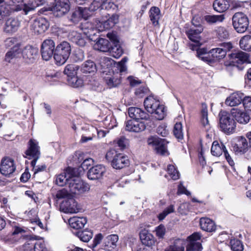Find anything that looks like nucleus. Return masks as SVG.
I'll list each match as a JSON object with an SVG mask.
<instances>
[{
	"label": "nucleus",
	"instance_id": "1",
	"mask_svg": "<svg viewBox=\"0 0 251 251\" xmlns=\"http://www.w3.org/2000/svg\"><path fill=\"white\" fill-rule=\"evenodd\" d=\"M196 50L197 57L209 65L219 62L226 55V50L220 48L213 49L209 51L205 48L196 49Z\"/></svg>",
	"mask_w": 251,
	"mask_h": 251
},
{
	"label": "nucleus",
	"instance_id": "2",
	"mask_svg": "<svg viewBox=\"0 0 251 251\" xmlns=\"http://www.w3.org/2000/svg\"><path fill=\"white\" fill-rule=\"evenodd\" d=\"M231 114L222 110L219 113V126L220 129L226 134H230L235 132L236 124Z\"/></svg>",
	"mask_w": 251,
	"mask_h": 251
},
{
	"label": "nucleus",
	"instance_id": "3",
	"mask_svg": "<svg viewBox=\"0 0 251 251\" xmlns=\"http://www.w3.org/2000/svg\"><path fill=\"white\" fill-rule=\"evenodd\" d=\"M71 52V45L68 42L63 41L59 44L55 49L53 56L56 64H64L69 58Z\"/></svg>",
	"mask_w": 251,
	"mask_h": 251
},
{
	"label": "nucleus",
	"instance_id": "4",
	"mask_svg": "<svg viewBox=\"0 0 251 251\" xmlns=\"http://www.w3.org/2000/svg\"><path fill=\"white\" fill-rule=\"evenodd\" d=\"M192 22L195 25V27L189 29L186 32V34L188 38L195 43V44H192L190 45V49L193 50H196V49H200L199 47L201 44L200 43V34L203 31V27L200 24L195 23L196 20L195 18L192 19Z\"/></svg>",
	"mask_w": 251,
	"mask_h": 251
},
{
	"label": "nucleus",
	"instance_id": "5",
	"mask_svg": "<svg viewBox=\"0 0 251 251\" xmlns=\"http://www.w3.org/2000/svg\"><path fill=\"white\" fill-rule=\"evenodd\" d=\"M229 56L232 61H226L224 63V66L228 71H232L237 68V66L234 64L235 63L242 64L247 62L249 59L248 53L242 51L232 53L229 54Z\"/></svg>",
	"mask_w": 251,
	"mask_h": 251
},
{
	"label": "nucleus",
	"instance_id": "6",
	"mask_svg": "<svg viewBox=\"0 0 251 251\" xmlns=\"http://www.w3.org/2000/svg\"><path fill=\"white\" fill-rule=\"evenodd\" d=\"M232 25L238 33L245 32L248 28L249 20L247 16L242 12L235 13L232 18Z\"/></svg>",
	"mask_w": 251,
	"mask_h": 251
},
{
	"label": "nucleus",
	"instance_id": "7",
	"mask_svg": "<svg viewBox=\"0 0 251 251\" xmlns=\"http://www.w3.org/2000/svg\"><path fill=\"white\" fill-rule=\"evenodd\" d=\"M68 188L70 192L74 194H83L90 189L89 185L79 177L72 176L68 181Z\"/></svg>",
	"mask_w": 251,
	"mask_h": 251
},
{
	"label": "nucleus",
	"instance_id": "8",
	"mask_svg": "<svg viewBox=\"0 0 251 251\" xmlns=\"http://www.w3.org/2000/svg\"><path fill=\"white\" fill-rule=\"evenodd\" d=\"M24 157L29 159H32V164H36L37 160L40 158V147L38 145V142L35 140L30 139L28 142L27 149L25 151Z\"/></svg>",
	"mask_w": 251,
	"mask_h": 251
},
{
	"label": "nucleus",
	"instance_id": "9",
	"mask_svg": "<svg viewBox=\"0 0 251 251\" xmlns=\"http://www.w3.org/2000/svg\"><path fill=\"white\" fill-rule=\"evenodd\" d=\"M201 234L196 232L187 237L188 244L186 246L187 251H201L202 247L201 244Z\"/></svg>",
	"mask_w": 251,
	"mask_h": 251
},
{
	"label": "nucleus",
	"instance_id": "10",
	"mask_svg": "<svg viewBox=\"0 0 251 251\" xmlns=\"http://www.w3.org/2000/svg\"><path fill=\"white\" fill-rule=\"evenodd\" d=\"M148 143L150 145L155 146V149L157 153L161 155L168 154L167 145L168 142L166 139L151 137L148 139Z\"/></svg>",
	"mask_w": 251,
	"mask_h": 251
},
{
	"label": "nucleus",
	"instance_id": "11",
	"mask_svg": "<svg viewBox=\"0 0 251 251\" xmlns=\"http://www.w3.org/2000/svg\"><path fill=\"white\" fill-rule=\"evenodd\" d=\"M54 47L55 43L52 40L48 39L43 41L41 46V52L44 60L48 61L52 57L54 53Z\"/></svg>",
	"mask_w": 251,
	"mask_h": 251
},
{
	"label": "nucleus",
	"instance_id": "12",
	"mask_svg": "<svg viewBox=\"0 0 251 251\" xmlns=\"http://www.w3.org/2000/svg\"><path fill=\"white\" fill-rule=\"evenodd\" d=\"M70 9L69 0H59L51 8L53 15L61 17L66 14Z\"/></svg>",
	"mask_w": 251,
	"mask_h": 251
},
{
	"label": "nucleus",
	"instance_id": "13",
	"mask_svg": "<svg viewBox=\"0 0 251 251\" xmlns=\"http://www.w3.org/2000/svg\"><path fill=\"white\" fill-rule=\"evenodd\" d=\"M60 209L65 213L71 214L78 213L81 210L77 202L72 198L66 199L62 202Z\"/></svg>",
	"mask_w": 251,
	"mask_h": 251
},
{
	"label": "nucleus",
	"instance_id": "14",
	"mask_svg": "<svg viewBox=\"0 0 251 251\" xmlns=\"http://www.w3.org/2000/svg\"><path fill=\"white\" fill-rule=\"evenodd\" d=\"M21 50L23 59L28 63H33L38 56V49L32 46H26Z\"/></svg>",
	"mask_w": 251,
	"mask_h": 251
},
{
	"label": "nucleus",
	"instance_id": "15",
	"mask_svg": "<svg viewBox=\"0 0 251 251\" xmlns=\"http://www.w3.org/2000/svg\"><path fill=\"white\" fill-rule=\"evenodd\" d=\"M107 37L111 40L113 46L111 45L110 49L108 52L111 55L116 58H119L123 54V51L121 47L119 45V42L117 36L112 33H108Z\"/></svg>",
	"mask_w": 251,
	"mask_h": 251
},
{
	"label": "nucleus",
	"instance_id": "16",
	"mask_svg": "<svg viewBox=\"0 0 251 251\" xmlns=\"http://www.w3.org/2000/svg\"><path fill=\"white\" fill-rule=\"evenodd\" d=\"M15 169L16 167L13 159L9 158H5L1 160L0 165V172L2 175L7 176L12 174Z\"/></svg>",
	"mask_w": 251,
	"mask_h": 251
},
{
	"label": "nucleus",
	"instance_id": "17",
	"mask_svg": "<svg viewBox=\"0 0 251 251\" xmlns=\"http://www.w3.org/2000/svg\"><path fill=\"white\" fill-rule=\"evenodd\" d=\"M126 130L130 132H140L144 131L146 128L144 122L138 120H128L125 123Z\"/></svg>",
	"mask_w": 251,
	"mask_h": 251
},
{
	"label": "nucleus",
	"instance_id": "18",
	"mask_svg": "<svg viewBox=\"0 0 251 251\" xmlns=\"http://www.w3.org/2000/svg\"><path fill=\"white\" fill-rule=\"evenodd\" d=\"M106 172L105 167L101 165H96L90 169L87 173L88 178L90 180H98L102 178Z\"/></svg>",
	"mask_w": 251,
	"mask_h": 251
},
{
	"label": "nucleus",
	"instance_id": "19",
	"mask_svg": "<svg viewBox=\"0 0 251 251\" xmlns=\"http://www.w3.org/2000/svg\"><path fill=\"white\" fill-rule=\"evenodd\" d=\"M231 114L234 120L240 124L246 125L250 120V117L247 112L238 108H232L231 110Z\"/></svg>",
	"mask_w": 251,
	"mask_h": 251
},
{
	"label": "nucleus",
	"instance_id": "20",
	"mask_svg": "<svg viewBox=\"0 0 251 251\" xmlns=\"http://www.w3.org/2000/svg\"><path fill=\"white\" fill-rule=\"evenodd\" d=\"M88 16L89 13L86 8L78 7L72 13L69 20L74 24H76L81 19H86Z\"/></svg>",
	"mask_w": 251,
	"mask_h": 251
},
{
	"label": "nucleus",
	"instance_id": "21",
	"mask_svg": "<svg viewBox=\"0 0 251 251\" xmlns=\"http://www.w3.org/2000/svg\"><path fill=\"white\" fill-rule=\"evenodd\" d=\"M31 26L35 32L41 34L47 30L49 24L45 18H39L34 20Z\"/></svg>",
	"mask_w": 251,
	"mask_h": 251
},
{
	"label": "nucleus",
	"instance_id": "22",
	"mask_svg": "<svg viewBox=\"0 0 251 251\" xmlns=\"http://www.w3.org/2000/svg\"><path fill=\"white\" fill-rule=\"evenodd\" d=\"M44 0H29L27 4L18 5L16 8V11L23 10L25 14H27L30 11L34 10L37 7L43 4Z\"/></svg>",
	"mask_w": 251,
	"mask_h": 251
},
{
	"label": "nucleus",
	"instance_id": "23",
	"mask_svg": "<svg viewBox=\"0 0 251 251\" xmlns=\"http://www.w3.org/2000/svg\"><path fill=\"white\" fill-rule=\"evenodd\" d=\"M129 116L135 120H148L149 115L142 109L138 107H131L128 109Z\"/></svg>",
	"mask_w": 251,
	"mask_h": 251
},
{
	"label": "nucleus",
	"instance_id": "24",
	"mask_svg": "<svg viewBox=\"0 0 251 251\" xmlns=\"http://www.w3.org/2000/svg\"><path fill=\"white\" fill-rule=\"evenodd\" d=\"M232 147L236 153L244 154L248 151L249 145L245 137L239 136L237 138L236 142L233 144Z\"/></svg>",
	"mask_w": 251,
	"mask_h": 251
},
{
	"label": "nucleus",
	"instance_id": "25",
	"mask_svg": "<svg viewBox=\"0 0 251 251\" xmlns=\"http://www.w3.org/2000/svg\"><path fill=\"white\" fill-rule=\"evenodd\" d=\"M129 164L127 157L122 153H118L115 158L111 160L112 166L116 169H121Z\"/></svg>",
	"mask_w": 251,
	"mask_h": 251
},
{
	"label": "nucleus",
	"instance_id": "26",
	"mask_svg": "<svg viewBox=\"0 0 251 251\" xmlns=\"http://www.w3.org/2000/svg\"><path fill=\"white\" fill-rule=\"evenodd\" d=\"M200 226L202 230L206 232H212L216 229V225L215 222L207 217H202L200 219Z\"/></svg>",
	"mask_w": 251,
	"mask_h": 251
},
{
	"label": "nucleus",
	"instance_id": "27",
	"mask_svg": "<svg viewBox=\"0 0 251 251\" xmlns=\"http://www.w3.org/2000/svg\"><path fill=\"white\" fill-rule=\"evenodd\" d=\"M68 37L70 41L80 47H84L86 44L87 39L85 35L77 31H73L71 32Z\"/></svg>",
	"mask_w": 251,
	"mask_h": 251
},
{
	"label": "nucleus",
	"instance_id": "28",
	"mask_svg": "<svg viewBox=\"0 0 251 251\" xmlns=\"http://www.w3.org/2000/svg\"><path fill=\"white\" fill-rule=\"evenodd\" d=\"M20 24L21 22L17 18H9L6 21L4 31L8 33L15 32L19 28Z\"/></svg>",
	"mask_w": 251,
	"mask_h": 251
},
{
	"label": "nucleus",
	"instance_id": "29",
	"mask_svg": "<svg viewBox=\"0 0 251 251\" xmlns=\"http://www.w3.org/2000/svg\"><path fill=\"white\" fill-rule=\"evenodd\" d=\"M243 94L240 92L233 93L226 100L225 103L230 106H236L241 103L243 100Z\"/></svg>",
	"mask_w": 251,
	"mask_h": 251
},
{
	"label": "nucleus",
	"instance_id": "30",
	"mask_svg": "<svg viewBox=\"0 0 251 251\" xmlns=\"http://www.w3.org/2000/svg\"><path fill=\"white\" fill-rule=\"evenodd\" d=\"M140 238L142 244L148 247H151L155 243L154 236L145 229L140 231Z\"/></svg>",
	"mask_w": 251,
	"mask_h": 251
},
{
	"label": "nucleus",
	"instance_id": "31",
	"mask_svg": "<svg viewBox=\"0 0 251 251\" xmlns=\"http://www.w3.org/2000/svg\"><path fill=\"white\" fill-rule=\"evenodd\" d=\"M80 71L84 74H94L97 72V66L95 63L91 60L83 62L79 67Z\"/></svg>",
	"mask_w": 251,
	"mask_h": 251
},
{
	"label": "nucleus",
	"instance_id": "32",
	"mask_svg": "<svg viewBox=\"0 0 251 251\" xmlns=\"http://www.w3.org/2000/svg\"><path fill=\"white\" fill-rule=\"evenodd\" d=\"M146 109L148 112L153 113L155 109L159 106L160 102L152 96H150L145 99L144 102Z\"/></svg>",
	"mask_w": 251,
	"mask_h": 251
},
{
	"label": "nucleus",
	"instance_id": "33",
	"mask_svg": "<svg viewBox=\"0 0 251 251\" xmlns=\"http://www.w3.org/2000/svg\"><path fill=\"white\" fill-rule=\"evenodd\" d=\"M230 4V0H215L213 3V6L215 11L222 13L227 10Z\"/></svg>",
	"mask_w": 251,
	"mask_h": 251
},
{
	"label": "nucleus",
	"instance_id": "34",
	"mask_svg": "<svg viewBox=\"0 0 251 251\" xmlns=\"http://www.w3.org/2000/svg\"><path fill=\"white\" fill-rule=\"evenodd\" d=\"M110 42L106 39L100 38L94 46L96 50L102 52H108L111 47Z\"/></svg>",
	"mask_w": 251,
	"mask_h": 251
},
{
	"label": "nucleus",
	"instance_id": "35",
	"mask_svg": "<svg viewBox=\"0 0 251 251\" xmlns=\"http://www.w3.org/2000/svg\"><path fill=\"white\" fill-rule=\"evenodd\" d=\"M87 222L86 218L84 217H74L69 220L71 227L74 229H79L83 227Z\"/></svg>",
	"mask_w": 251,
	"mask_h": 251
},
{
	"label": "nucleus",
	"instance_id": "36",
	"mask_svg": "<svg viewBox=\"0 0 251 251\" xmlns=\"http://www.w3.org/2000/svg\"><path fill=\"white\" fill-rule=\"evenodd\" d=\"M150 18L152 24L156 26L159 25V20L160 19V10L157 7H151L149 11Z\"/></svg>",
	"mask_w": 251,
	"mask_h": 251
},
{
	"label": "nucleus",
	"instance_id": "37",
	"mask_svg": "<svg viewBox=\"0 0 251 251\" xmlns=\"http://www.w3.org/2000/svg\"><path fill=\"white\" fill-rule=\"evenodd\" d=\"M225 151H227V150L223 143L220 144L217 141L213 142L211 149V152L213 155L220 156L223 153H225Z\"/></svg>",
	"mask_w": 251,
	"mask_h": 251
},
{
	"label": "nucleus",
	"instance_id": "38",
	"mask_svg": "<svg viewBox=\"0 0 251 251\" xmlns=\"http://www.w3.org/2000/svg\"><path fill=\"white\" fill-rule=\"evenodd\" d=\"M67 170L65 172L60 174L56 176V183L59 186H63L65 185L68 187V181L70 178H72V175L68 173V170Z\"/></svg>",
	"mask_w": 251,
	"mask_h": 251
},
{
	"label": "nucleus",
	"instance_id": "39",
	"mask_svg": "<svg viewBox=\"0 0 251 251\" xmlns=\"http://www.w3.org/2000/svg\"><path fill=\"white\" fill-rule=\"evenodd\" d=\"M186 241L183 239H176L166 251H184Z\"/></svg>",
	"mask_w": 251,
	"mask_h": 251
},
{
	"label": "nucleus",
	"instance_id": "40",
	"mask_svg": "<svg viewBox=\"0 0 251 251\" xmlns=\"http://www.w3.org/2000/svg\"><path fill=\"white\" fill-rule=\"evenodd\" d=\"M80 27L84 35L88 38L95 35L97 33V29H95L91 24L85 23L81 24Z\"/></svg>",
	"mask_w": 251,
	"mask_h": 251
},
{
	"label": "nucleus",
	"instance_id": "41",
	"mask_svg": "<svg viewBox=\"0 0 251 251\" xmlns=\"http://www.w3.org/2000/svg\"><path fill=\"white\" fill-rule=\"evenodd\" d=\"M21 48L18 46H15L11 48L5 54V60L8 62H10L11 60L16 57H18L21 54Z\"/></svg>",
	"mask_w": 251,
	"mask_h": 251
},
{
	"label": "nucleus",
	"instance_id": "42",
	"mask_svg": "<svg viewBox=\"0 0 251 251\" xmlns=\"http://www.w3.org/2000/svg\"><path fill=\"white\" fill-rule=\"evenodd\" d=\"M240 48L247 51H251V35H246L241 38L239 42Z\"/></svg>",
	"mask_w": 251,
	"mask_h": 251
},
{
	"label": "nucleus",
	"instance_id": "43",
	"mask_svg": "<svg viewBox=\"0 0 251 251\" xmlns=\"http://www.w3.org/2000/svg\"><path fill=\"white\" fill-rule=\"evenodd\" d=\"M76 236L84 242H88L93 237V234L91 230L86 229L75 233Z\"/></svg>",
	"mask_w": 251,
	"mask_h": 251
},
{
	"label": "nucleus",
	"instance_id": "44",
	"mask_svg": "<svg viewBox=\"0 0 251 251\" xmlns=\"http://www.w3.org/2000/svg\"><path fill=\"white\" fill-rule=\"evenodd\" d=\"M118 21L119 16L116 14H113L106 21L102 22L101 24L104 29H109L113 27L118 22Z\"/></svg>",
	"mask_w": 251,
	"mask_h": 251
},
{
	"label": "nucleus",
	"instance_id": "45",
	"mask_svg": "<svg viewBox=\"0 0 251 251\" xmlns=\"http://www.w3.org/2000/svg\"><path fill=\"white\" fill-rule=\"evenodd\" d=\"M119 240V237L116 234L108 235L104 240L105 246L109 248H114L116 246V243Z\"/></svg>",
	"mask_w": 251,
	"mask_h": 251
},
{
	"label": "nucleus",
	"instance_id": "46",
	"mask_svg": "<svg viewBox=\"0 0 251 251\" xmlns=\"http://www.w3.org/2000/svg\"><path fill=\"white\" fill-rule=\"evenodd\" d=\"M105 83L109 88L118 86L121 82V79L117 76H108L105 79Z\"/></svg>",
	"mask_w": 251,
	"mask_h": 251
},
{
	"label": "nucleus",
	"instance_id": "47",
	"mask_svg": "<svg viewBox=\"0 0 251 251\" xmlns=\"http://www.w3.org/2000/svg\"><path fill=\"white\" fill-rule=\"evenodd\" d=\"M79 67L75 64H68L65 68L64 73L67 75V77L75 76L76 75L77 71Z\"/></svg>",
	"mask_w": 251,
	"mask_h": 251
},
{
	"label": "nucleus",
	"instance_id": "48",
	"mask_svg": "<svg viewBox=\"0 0 251 251\" xmlns=\"http://www.w3.org/2000/svg\"><path fill=\"white\" fill-rule=\"evenodd\" d=\"M204 19L205 21L210 24H215L217 22H222L224 19V15H206L204 17Z\"/></svg>",
	"mask_w": 251,
	"mask_h": 251
},
{
	"label": "nucleus",
	"instance_id": "49",
	"mask_svg": "<svg viewBox=\"0 0 251 251\" xmlns=\"http://www.w3.org/2000/svg\"><path fill=\"white\" fill-rule=\"evenodd\" d=\"M67 81L69 85L76 88L81 86L83 83L82 80L79 78L76 75L68 77Z\"/></svg>",
	"mask_w": 251,
	"mask_h": 251
},
{
	"label": "nucleus",
	"instance_id": "50",
	"mask_svg": "<svg viewBox=\"0 0 251 251\" xmlns=\"http://www.w3.org/2000/svg\"><path fill=\"white\" fill-rule=\"evenodd\" d=\"M153 114H154V117L156 119L158 120H162L165 115L164 106L161 105L160 103L159 106L155 109L154 112Z\"/></svg>",
	"mask_w": 251,
	"mask_h": 251
},
{
	"label": "nucleus",
	"instance_id": "51",
	"mask_svg": "<svg viewBox=\"0 0 251 251\" xmlns=\"http://www.w3.org/2000/svg\"><path fill=\"white\" fill-rule=\"evenodd\" d=\"M173 132L174 135L177 139L178 140L183 139L182 125L181 123H176L175 125Z\"/></svg>",
	"mask_w": 251,
	"mask_h": 251
},
{
	"label": "nucleus",
	"instance_id": "52",
	"mask_svg": "<svg viewBox=\"0 0 251 251\" xmlns=\"http://www.w3.org/2000/svg\"><path fill=\"white\" fill-rule=\"evenodd\" d=\"M168 174L173 180H176L179 177V174L178 171L173 165H169L167 167Z\"/></svg>",
	"mask_w": 251,
	"mask_h": 251
},
{
	"label": "nucleus",
	"instance_id": "53",
	"mask_svg": "<svg viewBox=\"0 0 251 251\" xmlns=\"http://www.w3.org/2000/svg\"><path fill=\"white\" fill-rule=\"evenodd\" d=\"M4 46L6 48H14L15 46H20L18 39L15 37H10L7 38L4 41Z\"/></svg>",
	"mask_w": 251,
	"mask_h": 251
},
{
	"label": "nucleus",
	"instance_id": "54",
	"mask_svg": "<svg viewBox=\"0 0 251 251\" xmlns=\"http://www.w3.org/2000/svg\"><path fill=\"white\" fill-rule=\"evenodd\" d=\"M85 57L84 51L80 49L75 50L73 54V60L75 62L82 61Z\"/></svg>",
	"mask_w": 251,
	"mask_h": 251
},
{
	"label": "nucleus",
	"instance_id": "55",
	"mask_svg": "<svg viewBox=\"0 0 251 251\" xmlns=\"http://www.w3.org/2000/svg\"><path fill=\"white\" fill-rule=\"evenodd\" d=\"M230 245L231 249L233 251H243V246L239 240H231Z\"/></svg>",
	"mask_w": 251,
	"mask_h": 251
},
{
	"label": "nucleus",
	"instance_id": "56",
	"mask_svg": "<svg viewBox=\"0 0 251 251\" xmlns=\"http://www.w3.org/2000/svg\"><path fill=\"white\" fill-rule=\"evenodd\" d=\"M107 0H94L91 6L92 10H97L99 8L104 9Z\"/></svg>",
	"mask_w": 251,
	"mask_h": 251
},
{
	"label": "nucleus",
	"instance_id": "57",
	"mask_svg": "<svg viewBox=\"0 0 251 251\" xmlns=\"http://www.w3.org/2000/svg\"><path fill=\"white\" fill-rule=\"evenodd\" d=\"M216 31L217 36L221 40L227 39L229 36L227 30L224 27H218Z\"/></svg>",
	"mask_w": 251,
	"mask_h": 251
},
{
	"label": "nucleus",
	"instance_id": "58",
	"mask_svg": "<svg viewBox=\"0 0 251 251\" xmlns=\"http://www.w3.org/2000/svg\"><path fill=\"white\" fill-rule=\"evenodd\" d=\"M175 211L174 205H170L169 206L167 207L161 213H160L158 216V218L160 221L163 220L169 214L174 212Z\"/></svg>",
	"mask_w": 251,
	"mask_h": 251
},
{
	"label": "nucleus",
	"instance_id": "59",
	"mask_svg": "<svg viewBox=\"0 0 251 251\" xmlns=\"http://www.w3.org/2000/svg\"><path fill=\"white\" fill-rule=\"evenodd\" d=\"M70 194L68 193V191L65 189H62L58 191H57V193L55 195V198L57 199H62L67 198L69 199L70 198Z\"/></svg>",
	"mask_w": 251,
	"mask_h": 251
},
{
	"label": "nucleus",
	"instance_id": "60",
	"mask_svg": "<svg viewBox=\"0 0 251 251\" xmlns=\"http://www.w3.org/2000/svg\"><path fill=\"white\" fill-rule=\"evenodd\" d=\"M148 89L145 86H140L137 88L135 94L139 98H143L148 92Z\"/></svg>",
	"mask_w": 251,
	"mask_h": 251
},
{
	"label": "nucleus",
	"instance_id": "61",
	"mask_svg": "<svg viewBox=\"0 0 251 251\" xmlns=\"http://www.w3.org/2000/svg\"><path fill=\"white\" fill-rule=\"evenodd\" d=\"M35 241L33 239L28 240L23 246L24 250L25 251H32L34 246H31V243L35 244Z\"/></svg>",
	"mask_w": 251,
	"mask_h": 251
},
{
	"label": "nucleus",
	"instance_id": "62",
	"mask_svg": "<svg viewBox=\"0 0 251 251\" xmlns=\"http://www.w3.org/2000/svg\"><path fill=\"white\" fill-rule=\"evenodd\" d=\"M242 102L246 110L251 112V97L249 96L244 97Z\"/></svg>",
	"mask_w": 251,
	"mask_h": 251
},
{
	"label": "nucleus",
	"instance_id": "63",
	"mask_svg": "<svg viewBox=\"0 0 251 251\" xmlns=\"http://www.w3.org/2000/svg\"><path fill=\"white\" fill-rule=\"evenodd\" d=\"M93 159L91 158L85 159L81 163L80 168H82L83 171H85L88 169L89 167L93 164Z\"/></svg>",
	"mask_w": 251,
	"mask_h": 251
},
{
	"label": "nucleus",
	"instance_id": "64",
	"mask_svg": "<svg viewBox=\"0 0 251 251\" xmlns=\"http://www.w3.org/2000/svg\"><path fill=\"white\" fill-rule=\"evenodd\" d=\"M245 83L246 85L251 87V68H249L244 77Z\"/></svg>",
	"mask_w": 251,
	"mask_h": 251
}]
</instances>
